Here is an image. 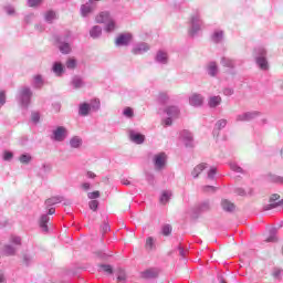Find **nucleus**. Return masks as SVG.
I'll return each mask as SVG.
<instances>
[{
    "label": "nucleus",
    "mask_w": 283,
    "mask_h": 283,
    "mask_svg": "<svg viewBox=\"0 0 283 283\" xmlns=\"http://www.w3.org/2000/svg\"><path fill=\"white\" fill-rule=\"evenodd\" d=\"M227 119H219L214 125L213 134H217L218 136V134H220V130L227 127Z\"/></svg>",
    "instance_id": "nucleus-30"
},
{
    "label": "nucleus",
    "mask_w": 283,
    "mask_h": 283,
    "mask_svg": "<svg viewBox=\"0 0 283 283\" xmlns=\"http://www.w3.org/2000/svg\"><path fill=\"white\" fill-rule=\"evenodd\" d=\"M81 188L83 189V191H90L91 185L90 182H84L82 184Z\"/></svg>",
    "instance_id": "nucleus-64"
},
{
    "label": "nucleus",
    "mask_w": 283,
    "mask_h": 283,
    "mask_svg": "<svg viewBox=\"0 0 283 283\" xmlns=\"http://www.w3.org/2000/svg\"><path fill=\"white\" fill-rule=\"evenodd\" d=\"M88 207L92 211H96V209H98V201L97 200L90 201Z\"/></svg>",
    "instance_id": "nucleus-55"
},
{
    "label": "nucleus",
    "mask_w": 283,
    "mask_h": 283,
    "mask_svg": "<svg viewBox=\"0 0 283 283\" xmlns=\"http://www.w3.org/2000/svg\"><path fill=\"white\" fill-rule=\"evenodd\" d=\"M56 209L50 208L48 214H42L39 219V227L42 233H48L50 229L48 228V222H50V216H54Z\"/></svg>",
    "instance_id": "nucleus-7"
},
{
    "label": "nucleus",
    "mask_w": 283,
    "mask_h": 283,
    "mask_svg": "<svg viewBox=\"0 0 283 283\" xmlns=\"http://www.w3.org/2000/svg\"><path fill=\"white\" fill-rule=\"evenodd\" d=\"M7 101H8V95L6 91H0V109L1 107H3V105H6Z\"/></svg>",
    "instance_id": "nucleus-48"
},
{
    "label": "nucleus",
    "mask_w": 283,
    "mask_h": 283,
    "mask_svg": "<svg viewBox=\"0 0 283 283\" xmlns=\"http://www.w3.org/2000/svg\"><path fill=\"white\" fill-rule=\"evenodd\" d=\"M207 167V164H199L198 166H196L191 172V176L195 178H198V176H200V174H202V171H205V168Z\"/></svg>",
    "instance_id": "nucleus-33"
},
{
    "label": "nucleus",
    "mask_w": 283,
    "mask_h": 283,
    "mask_svg": "<svg viewBox=\"0 0 283 283\" xmlns=\"http://www.w3.org/2000/svg\"><path fill=\"white\" fill-rule=\"evenodd\" d=\"M41 116L39 115V113H32L31 115V119L33 123H39Z\"/></svg>",
    "instance_id": "nucleus-62"
},
{
    "label": "nucleus",
    "mask_w": 283,
    "mask_h": 283,
    "mask_svg": "<svg viewBox=\"0 0 283 283\" xmlns=\"http://www.w3.org/2000/svg\"><path fill=\"white\" fill-rule=\"evenodd\" d=\"M281 275H282V270L273 271V277H275L276 280H280Z\"/></svg>",
    "instance_id": "nucleus-63"
},
{
    "label": "nucleus",
    "mask_w": 283,
    "mask_h": 283,
    "mask_svg": "<svg viewBox=\"0 0 283 283\" xmlns=\"http://www.w3.org/2000/svg\"><path fill=\"white\" fill-rule=\"evenodd\" d=\"M90 112H92V107L90 106L88 103H83L80 105V108H78L80 116H87Z\"/></svg>",
    "instance_id": "nucleus-29"
},
{
    "label": "nucleus",
    "mask_w": 283,
    "mask_h": 283,
    "mask_svg": "<svg viewBox=\"0 0 283 283\" xmlns=\"http://www.w3.org/2000/svg\"><path fill=\"white\" fill-rule=\"evenodd\" d=\"M203 103L205 96H202L201 94L193 93L189 97V105H191V107H202Z\"/></svg>",
    "instance_id": "nucleus-12"
},
{
    "label": "nucleus",
    "mask_w": 283,
    "mask_h": 283,
    "mask_svg": "<svg viewBox=\"0 0 283 283\" xmlns=\"http://www.w3.org/2000/svg\"><path fill=\"white\" fill-rule=\"evenodd\" d=\"M221 207L223 209V211H228L229 213H231L232 211L235 210V205H233L231 201L223 199L221 201Z\"/></svg>",
    "instance_id": "nucleus-28"
},
{
    "label": "nucleus",
    "mask_w": 283,
    "mask_h": 283,
    "mask_svg": "<svg viewBox=\"0 0 283 283\" xmlns=\"http://www.w3.org/2000/svg\"><path fill=\"white\" fill-rule=\"evenodd\" d=\"M222 92L224 96H233V88L227 87V88H223Z\"/></svg>",
    "instance_id": "nucleus-59"
},
{
    "label": "nucleus",
    "mask_w": 283,
    "mask_h": 283,
    "mask_svg": "<svg viewBox=\"0 0 283 283\" xmlns=\"http://www.w3.org/2000/svg\"><path fill=\"white\" fill-rule=\"evenodd\" d=\"M149 50H150L149 44L145 42H139L133 46L132 52L135 55H140V54H145V52H149Z\"/></svg>",
    "instance_id": "nucleus-14"
},
{
    "label": "nucleus",
    "mask_w": 283,
    "mask_h": 283,
    "mask_svg": "<svg viewBox=\"0 0 283 283\" xmlns=\"http://www.w3.org/2000/svg\"><path fill=\"white\" fill-rule=\"evenodd\" d=\"M154 167L156 171H163V168L167 165V154L159 153L153 158Z\"/></svg>",
    "instance_id": "nucleus-9"
},
{
    "label": "nucleus",
    "mask_w": 283,
    "mask_h": 283,
    "mask_svg": "<svg viewBox=\"0 0 283 283\" xmlns=\"http://www.w3.org/2000/svg\"><path fill=\"white\" fill-rule=\"evenodd\" d=\"M99 271H103L104 273H107L108 275H112L114 271L112 270V265L102 264L99 265Z\"/></svg>",
    "instance_id": "nucleus-47"
},
{
    "label": "nucleus",
    "mask_w": 283,
    "mask_h": 283,
    "mask_svg": "<svg viewBox=\"0 0 283 283\" xmlns=\"http://www.w3.org/2000/svg\"><path fill=\"white\" fill-rule=\"evenodd\" d=\"M70 85L73 90H81L82 87H85V81L83 77L75 75L72 77Z\"/></svg>",
    "instance_id": "nucleus-19"
},
{
    "label": "nucleus",
    "mask_w": 283,
    "mask_h": 283,
    "mask_svg": "<svg viewBox=\"0 0 283 283\" xmlns=\"http://www.w3.org/2000/svg\"><path fill=\"white\" fill-rule=\"evenodd\" d=\"M87 198H88L90 200H96V198H101V191L95 190V191H93V192H88V193H87Z\"/></svg>",
    "instance_id": "nucleus-49"
},
{
    "label": "nucleus",
    "mask_w": 283,
    "mask_h": 283,
    "mask_svg": "<svg viewBox=\"0 0 283 283\" xmlns=\"http://www.w3.org/2000/svg\"><path fill=\"white\" fill-rule=\"evenodd\" d=\"M19 161L22 164V165H29V163L32 161V156L30 154H22L20 157H19Z\"/></svg>",
    "instance_id": "nucleus-41"
},
{
    "label": "nucleus",
    "mask_w": 283,
    "mask_h": 283,
    "mask_svg": "<svg viewBox=\"0 0 283 283\" xmlns=\"http://www.w3.org/2000/svg\"><path fill=\"white\" fill-rule=\"evenodd\" d=\"M155 62L159 65H167V63H169V54L167 53V51H157L155 55Z\"/></svg>",
    "instance_id": "nucleus-13"
},
{
    "label": "nucleus",
    "mask_w": 283,
    "mask_h": 283,
    "mask_svg": "<svg viewBox=\"0 0 283 283\" xmlns=\"http://www.w3.org/2000/svg\"><path fill=\"white\" fill-rule=\"evenodd\" d=\"M268 182H274L276 185H283V177L277 175H268Z\"/></svg>",
    "instance_id": "nucleus-35"
},
{
    "label": "nucleus",
    "mask_w": 283,
    "mask_h": 283,
    "mask_svg": "<svg viewBox=\"0 0 283 283\" xmlns=\"http://www.w3.org/2000/svg\"><path fill=\"white\" fill-rule=\"evenodd\" d=\"M112 19L109 11H102L95 17L96 23H107Z\"/></svg>",
    "instance_id": "nucleus-20"
},
{
    "label": "nucleus",
    "mask_w": 283,
    "mask_h": 283,
    "mask_svg": "<svg viewBox=\"0 0 283 283\" xmlns=\"http://www.w3.org/2000/svg\"><path fill=\"white\" fill-rule=\"evenodd\" d=\"M211 40L213 43H222V41L224 40V31L214 30L211 35Z\"/></svg>",
    "instance_id": "nucleus-23"
},
{
    "label": "nucleus",
    "mask_w": 283,
    "mask_h": 283,
    "mask_svg": "<svg viewBox=\"0 0 283 283\" xmlns=\"http://www.w3.org/2000/svg\"><path fill=\"white\" fill-rule=\"evenodd\" d=\"M83 145V138L74 136L70 139V147L72 149H78Z\"/></svg>",
    "instance_id": "nucleus-27"
},
{
    "label": "nucleus",
    "mask_w": 283,
    "mask_h": 283,
    "mask_svg": "<svg viewBox=\"0 0 283 283\" xmlns=\"http://www.w3.org/2000/svg\"><path fill=\"white\" fill-rule=\"evenodd\" d=\"M218 174V169L216 167H211L207 172L208 180H216V175Z\"/></svg>",
    "instance_id": "nucleus-43"
},
{
    "label": "nucleus",
    "mask_w": 283,
    "mask_h": 283,
    "mask_svg": "<svg viewBox=\"0 0 283 283\" xmlns=\"http://www.w3.org/2000/svg\"><path fill=\"white\" fill-rule=\"evenodd\" d=\"M10 243L15 244V247H21V237H11Z\"/></svg>",
    "instance_id": "nucleus-52"
},
{
    "label": "nucleus",
    "mask_w": 283,
    "mask_h": 283,
    "mask_svg": "<svg viewBox=\"0 0 283 283\" xmlns=\"http://www.w3.org/2000/svg\"><path fill=\"white\" fill-rule=\"evenodd\" d=\"M180 139L182 140L184 145L187 147L193 146V135L189 130H182L180 133Z\"/></svg>",
    "instance_id": "nucleus-17"
},
{
    "label": "nucleus",
    "mask_w": 283,
    "mask_h": 283,
    "mask_svg": "<svg viewBox=\"0 0 283 283\" xmlns=\"http://www.w3.org/2000/svg\"><path fill=\"white\" fill-rule=\"evenodd\" d=\"M60 202H63V197L57 196V197H51L45 200L46 207H52L54 205H59Z\"/></svg>",
    "instance_id": "nucleus-32"
},
{
    "label": "nucleus",
    "mask_w": 283,
    "mask_h": 283,
    "mask_svg": "<svg viewBox=\"0 0 283 283\" xmlns=\"http://www.w3.org/2000/svg\"><path fill=\"white\" fill-rule=\"evenodd\" d=\"M13 156L14 155L12 154V151H4L3 160L10 161V160H12Z\"/></svg>",
    "instance_id": "nucleus-58"
},
{
    "label": "nucleus",
    "mask_w": 283,
    "mask_h": 283,
    "mask_svg": "<svg viewBox=\"0 0 283 283\" xmlns=\"http://www.w3.org/2000/svg\"><path fill=\"white\" fill-rule=\"evenodd\" d=\"M202 30V19L200 18V13H192L189 21L188 34L190 36H197L198 32Z\"/></svg>",
    "instance_id": "nucleus-2"
},
{
    "label": "nucleus",
    "mask_w": 283,
    "mask_h": 283,
    "mask_svg": "<svg viewBox=\"0 0 283 283\" xmlns=\"http://www.w3.org/2000/svg\"><path fill=\"white\" fill-rule=\"evenodd\" d=\"M128 136L129 140H132V143H135V145H143L145 143V135L136 130H129Z\"/></svg>",
    "instance_id": "nucleus-15"
},
{
    "label": "nucleus",
    "mask_w": 283,
    "mask_h": 283,
    "mask_svg": "<svg viewBox=\"0 0 283 283\" xmlns=\"http://www.w3.org/2000/svg\"><path fill=\"white\" fill-rule=\"evenodd\" d=\"M220 105H222V96L212 95L208 98V107H210V109H216L220 107Z\"/></svg>",
    "instance_id": "nucleus-18"
},
{
    "label": "nucleus",
    "mask_w": 283,
    "mask_h": 283,
    "mask_svg": "<svg viewBox=\"0 0 283 283\" xmlns=\"http://www.w3.org/2000/svg\"><path fill=\"white\" fill-rule=\"evenodd\" d=\"M4 12H7V14H9L10 17H12V14H14V8L8 6V7L4 8Z\"/></svg>",
    "instance_id": "nucleus-61"
},
{
    "label": "nucleus",
    "mask_w": 283,
    "mask_h": 283,
    "mask_svg": "<svg viewBox=\"0 0 283 283\" xmlns=\"http://www.w3.org/2000/svg\"><path fill=\"white\" fill-rule=\"evenodd\" d=\"M163 233H164V235H170L171 234V226H169V224L164 226Z\"/></svg>",
    "instance_id": "nucleus-57"
},
{
    "label": "nucleus",
    "mask_w": 283,
    "mask_h": 283,
    "mask_svg": "<svg viewBox=\"0 0 283 283\" xmlns=\"http://www.w3.org/2000/svg\"><path fill=\"white\" fill-rule=\"evenodd\" d=\"M196 211L197 213H207V211H211V203L203 201L197 206Z\"/></svg>",
    "instance_id": "nucleus-25"
},
{
    "label": "nucleus",
    "mask_w": 283,
    "mask_h": 283,
    "mask_svg": "<svg viewBox=\"0 0 283 283\" xmlns=\"http://www.w3.org/2000/svg\"><path fill=\"white\" fill-rule=\"evenodd\" d=\"M35 18H36V15L34 13H29L24 17V22L32 23V21H34Z\"/></svg>",
    "instance_id": "nucleus-54"
},
{
    "label": "nucleus",
    "mask_w": 283,
    "mask_h": 283,
    "mask_svg": "<svg viewBox=\"0 0 283 283\" xmlns=\"http://www.w3.org/2000/svg\"><path fill=\"white\" fill-rule=\"evenodd\" d=\"M52 72L55 76H63V74H65V66H63L61 62H55L52 66Z\"/></svg>",
    "instance_id": "nucleus-22"
},
{
    "label": "nucleus",
    "mask_w": 283,
    "mask_h": 283,
    "mask_svg": "<svg viewBox=\"0 0 283 283\" xmlns=\"http://www.w3.org/2000/svg\"><path fill=\"white\" fill-rule=\"evenodd\" d=\"M254 59L260 70H269V62L266 61V49L259 46L254 49Z\"/></svg>",
    "instance_id": "nucleus-3"
},
{
    "label": "nucleus",
    "mask_w": 283,
    "mask_h": 283,
    "mask_svg": "<svg viewBox=\"0 0 283 283\" xmlns=\"http://www.w3.org/2000/svg\"><path fill=\"white\" fill-rule=\"evenodd\" d=\"M105 32H114L116 30V21L112 18L107 23H105L104 28Z\"/></svg>",
    "instance_id": "nucleus-38"
},
{
    "label": "nucleus",
    "mask_w": 283,
    "mask_h": 283,
    "mask_svg": "<svg viewBox=\"0 0 283 283\" xmlns=\"http://www.w3.org/2000/svg\"><path fill=\"white\" fill-rule=\"evenodd\" d=\"M94 10H96V3L92 0H88L86 3L82 4L80 8V14L83 19H87L91 14H94Z\"/></svg>",
    "instance_id": "nucleus-8"
},
{
    "label": "nucleus",
    "mask_w": 283,
    "mask_h": 283,
    "mask_svg": "<svg viewBox=\"0 0 283 283\" xmlns=\"http://www.w3.org/2000/svg\"><path fill=\"white\" fill-rule=\"evenodd\" d=\"M66 67H67V70L76 69V61L74 59H69L66 61Z\"/></svg>",
    "instance_id": "nucleus-51"
},
{
    "label": "nucleus",
    "mask_w": 283,
    "mask_h": 283,
    "mask_svg": "<svg viewBox=\"0 0 283 283\" xmlns=\"http://www.w3.org/2000/svg\"><path fill=\"white\" fill-rule=\"evenodd\" d=\"M165 112L168 117L164 119V125L165 127H171L174 118H178V114H180V108L178 106H168Z\"/></svg>",
    "instance_id": "nucleus-5"
},
{
    "label": "nucleus",
    "mask_w": 283,
    "mask_h": 283,
    "mask_svg": "<svg viewBox=\"0 0 283 283\" xmlns=\"http://www.w3.org/2000/svg\"><path fill=\"white\" fill-rule=\"evenodd\" d=\"M259 116H262V113L259 111H250L237 115L235 120L237 123H249L251 120H255Z\"/></svg>",
    "instance_id": "nucleus-6"
},
{
    "label": "nucleus",
    "mask_w": 283,
    "mask_h": 283,
    "mask_svg": "<svg viewBox=\"0 0 283 283\" xmlns=\"http://www.w3.org/2000/svg\"><path fill=\"white\" fill-rule=\"evenodd\" d=\"M29 7L34 8L41 3V0H28Z\"/></svg>",
    "instance_id": "nucleus-60"
},
{
    "label": "nucleus",
    "mask_w": 283,
    "mask_h": 283,
    "mask_svg": "<svg viewBox=\"0 0 283 283\" xmlns=\"http://www.w3.org/2000/svg\"><path fill=\"white\" fill-rule=\"evenodd\" d=\"M67 136V128H65V126H57L52 130L51 140H54L55 143H63Z\"/></svg>",
    "instance_id": "nucleus-4"
},
{
    "label": "nucleus",
    "mask_w": 283,
    "mask_h": 283,
    "mask_svg": "<svg viewBox=\"0 0 283 283\" xmlns=\"http://www.w3.org/2000/svg\"><path fill=\"white\" fill-rule=\"evenodd\" d=\"M132 39H134V35H132V33H120L115 39V45L116 48H127V45L132 43Z\"/></svg>",
    "instance_id": "nucleus-10"
},
{
    "label": "nucleus",
    "mask_w": 283,
    "mask_h": 283,
    "mask_svg": "<svg viewBox=\"0 0 283 283\" xmlns=\"http://www.w3.org/2000/svg\"><path fill=\"white\" fill-rule=\"evenodd\" d=\"M42 171H43V174H50V171H52V165L43 164L42 165Z\"/></svg>",
    "instance_id": "nucleus-56"
},
{
    "label": "nucleus",
    "mask_w": 283,
    "mask_h": 283,
    "mask_svg": "<svg viewBox=\"0 0 283 283\" xmlns=\"http://www.w3.org/2000/svg\"><path fill=\"white\" fill-rule=\"evenodd\" d=\"M202 191H205V193H216V187H213V186H203Z\"/></svg>",
    "instance_id": "nucleus-53"
},
{
    "label": "nucleus",
    "mask_w": 283,
    "mask_h": 283,
    "mask_svg": "<svg viewBox=\"0 0 283 283\" xmlns=\"http://www.w3.org/2000/svg\"><path fill=\"white\" fill-rule=\"evenodd\" d=\"M102 35H103V28H101V25H94L90 30L91 39H101Z\"/></svg>",
    "instance_id": "nucleus-24"
},
{
    "label": "nucleus",
    "mask_w": 283,
    "mask_h": 283,
    "mask_svg": "<svg viewBox=\"0 0 283 283\" xmlns=\"http://www.w3.org/2000/svg\"><path fill=\"white\" fill-rule=\"evenodd\" d=\"M3 253H4V255H15L17 247L6 244L4 248H3Z\"/></svg>",
    "instance_id": "nucleus-37"
},
{
    "label": "nucleus",
    "mask_w": 283,
    "mask_h": 283,
    "mask_svg": "<svg viewBox=\"0 0 283 283\" xmlns=\"http://www.w3.org/2000/svg\"><path fill=\"white\" fill-rule=\"evenodd\" d=\"M169 198H171V192L164 191L159 200L161 205H167V202H169Z\"/></svg>",
    "instance_id": "nucleus-44"
},
{
    "label": "nucleus",
    "mask_w": 283,
    "mask_h": 283,
    "mask_svg": "<svg viewBox=\"0 0 283 283\" xmlns=\"http://www.w3.org/2000/svg\"><path fill=\"white\" fill-rule=\"evenodd\" d=\"M32 260H33L32 255L23 254V264L25 266H30V264H32Z\"/></svg>",
    "instance_id": "nucleus-50"
},
{
    "label": "nucleus",
    "mask_w": 283,
    "mask_h": 283,
    "mask_svg": "<svg viewBox=\"0 0 283 283\" xmlns=\"http://www.w3.org/2000/svg\"><path fill=\"white\" fill-rule=\"evenodd\" d=\"M117 282L118 283H125L127 282V274L124 272V270H119L117 272Z\"/></svg>",
    "instance_id": "nucleus-42"
},
{
    "label": "nucleus",
    "mask_w": 283,
    "mask_h": 283,
    "mask_svg": "<svg viewBox=\"0 0 283 283\" xmlns=\"http://www.w3.org/2000/svg\"><path fill=\"white\" fill-rule=\"evenodd\" d=\"M220 63L223 67H229L230 70H233V67H235V60L231 57L223 56L221 57Z\"/></svg>",
    "instance_id": "nucleus-26"
},
{
    "label": "nucleus",
    "mask_w": 283,
    "mask_h": 283,
    "mask_svg": "<svg viewBox=\"0 0 283 283\" xmlns=\"http://www.w3.org/2000/svg\"><path fill=\"white\" fill-rule=\"evenodd\" d=\"M159 273H160V271H158V269L149 268V269L140 272V277H143L144 280H154L158 276Z\"/></svg>",
    "instance_id": "nucleus-16"
},
{
    "label": "nucleus",
    "mask_w": 283,
    "mask_h": 283,
    "mask_svg": "<svg viewBox=\"0 0 283 283\" xmlns=\"http://www.w3.org/2000/svg\"><path fill=\"white\" fill-rule=\"evenodd\" d=\"M43 76L41 75H34L33 76V87L41 88L43 85Z\"/></svg>",
    "instance_id": "nucleus-40"
},
{
    "label": "nucleus",
    "mask_w": 283,
    "mask_h": 283,
    "mask_svg": "<svg viewBox=\"0 0 283 283\" xmlns=\"http://www.w3.org/2000/svg\"><path fill=\"white\" fill-rule=\"evenodd\" d=\"M123 116H125V118H134V108L125 107L123 111Z\"/></svg>",
    "instance_id": "nucleus-46"
},
{
    "label": "nucleus",
    "mask_w": 283,
    "mask_h": 283,
    "mask_svg": "<svg viewBox=\"0 0 283 283\" xmlns=\"http://www.w3.org/2000/svg\"><path fill=\"white\" fill-rule=\"evenodd\" d=\"M207 72H208L209 76H212V77L218 76V72H220V69L218 67V63L210 62L207 65Z\"/></svg>",
    "instance_id": "nucleus-21"
},
{
    "label": "nucleus",
    "mask_w": 283,
    "mask_h": 283,
    "mask_svg": "<svg viewBox=\"0 0 283 283\" xmlns=\"http://www.w3.org/2000/svg\"><path fill=\"white\" fill-rule=\"evenodd\" d=\"M283 199L280 200V195L274 193L270 197V203L264 206V211H271V209H277V207H282Z\"/></svg>",
    "instance_id": "nucleus-11"
},
{
    "label": "nucleus",
    "mask_w": 283,
    "mask_h": 283,
    "mask_svg": "<svg viewBox=\"0 0 283 283\" xmlns=\"http://www.w3.org/2000/svg\"><path fill=\"white\" fill-rule=\"evenodd\" d=\"M146 251H156V240L153 237H148L145 243Z\"/></svg>",
    "instance_id": "nucleus-31"
},
{
    "label": "nucleus",
    "mask_w": 283,
    "mask_h": 283,
    "mask_svg": "<svg viewBox=\"0 0 283 283\" xmlns=\"http://www.w3.org/2000/svg\"><path fill=\"white\" fill-rule=\"evenodd\" d=\"M59 50L62 54H70V52H72V46H70V43L67 42H62L59 45Z\"/></svg>",
    "instance_id": "nucleus-36"
},
{
    "label": "nucleus",
    "mask_w": 283,
    "mask_h": 283,
    "mask_svg": "<svg viewBox=\"0 0 283 283\" xmlns=\"http://www.w3.org/2000/svg\"><path fill=\"white\" fill-rule=\"evenodd\" d=\"M32 96V88H30L29 86H22L18 91L17 101L19 105H21V107H30Z\"/></svg>",
    "instance_id": "nucleus-1"
},
{
    "label": "nucleus",
    "mask_w": 283,
    "mask_h": 283,
    "mask_svg": "<svg viewBox=\"0 0 283 283\" xmlns=\"http://www.w3.org/2000/svg\"><path fill=\"white\" fill-rule=\"evenodd\" d=\"M229 167L231 171H234V174H247V170H243L242 167L238 165V163L231 161Z\"/></svg>",
    "instance_id": "nucleus-34"
},
{
    "label": "nucleus",
    "mask_w": 283,
    "mask_h": 283,
    "mask_svg": "<svg viewBox=\"0 0 283 283\" xmlns=\"http://www.w3.org/2000/svg\"><path fill=\"white\" fill-rule=\"evenodd\" d=\"M54 19H56V12L46 11L44 13V21H46V23H52V21H54Z\"/></svg>",
    "instance_id": "nucleus-39"
},
{
    "label": "nucleus",
    "mask_w": 283,
    "mask_h": 283,
    "mask_svg": "<svg viewBox=\"0 0 283 283\" xmlns=\"http://www.w3.org/2000/svg\"><path fill=\"white\" fill-rule=\"evenodd\" d=\"M88 105L91 107V112H98V109H101V101H98V99H94Z\"/></svg>",
    "instance_id": "nucleus-45"
}]
</instances>
